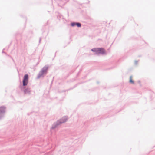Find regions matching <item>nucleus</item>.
<instances>
[{
  "label": "nucleus",
  "instance_id": "obj_4",
  "mask_svg": "<svg viewBox=\"0 0 155 155\" xmlns=\"http://www.w3.org/2000/svg\"><path fill=\"white\" fill-rule=\"evenodd\" d=\"M30 92V89L29 88H27L25 89L24 91V92L25 94H27L28 92Z\"/></svg>",
  "mask_w": 155,
  "mask_h": 155
},
{
  "label": "nucleus",
  "instance_id": "obj_5",
  "mask_svg": "<svg viewBox=\"0 0 155 155\" xmlns=\"http://www.w3.org/2000/svg\"><path fill=\"white\" fill-rule=\"evenodd\" d=\"M130 82L134 84V82L132 80V76H130Z\"/></svg>",
  "mask_w": 155,
  "mask_h": 155
},
{
  "label": "nucleus",
  "instance_id": "obj_2",
  "mask_svg": "<svg viewBox=\"0 0 155 155\" xmlns=\"http://www.w3.org/2000/svg\"><path fill=\"white\" fill-rule=\"evenodd\" d=\"M28 74L25 75L24 77L23 81V84L24 86H26L28 84Z\"/></svg>",
  "mask_w": 155,
  "mask_h": 155
},
{
  "label": "nucleus",
  "instance_id": "obj_8",
  "mask_svg": "<svg viewBox=\"0 0 155 155\" xmlns=\"http://www.w3.org/2000/svg\"><path fill=\"white\" fill-rule=\"evenodd\" d=\"M71 25L72 26H74L75 25H76V23H71Z\"/></svg>",
  "mask_w": 155,
  "mask_h": 155
},
{
  "label": "nucleus",
  "instance_id": "obj_1",
  "mask_svg": "<svg viewBox=\"0 0 155 155\" xmlns=\"http://www.w3.org/2000/svg\"><path fill=\"white\" fill-rule=\"evenodd\" d=\"M91 51L93 52H95L96 54H104L105 53V50L101 48H94L92 49Z\"/></svg>",
  "mask_w": 155,
  "mask_h": 155
},
{
  "label": "nucleus",
  "instance_id": "obj_6",
  "mask_svg": "<svg viewBox=\"0 0 155 155\" xmlns=\"http://www.w3.org/2000/svg\"><path fill=\"white\" fill-rule=\"evenodd\" d=\"M67 119L66 118V119H62L61 120V121L60 122V123H64L67 120Z\"/></svg>",
  "mask_w": 155,
  "mask_h": 155
},
{
  "label": "nucleus",
  "instance_id": "obj_7",
  "mask_svg": "<svg viewBox=\"0 0 155 155\" xmlns=\"http://www.w3.org/2000/svg\"><path fill=\"white\" fill-rule=\"evenodd\" d=\"M76 25L78 27H80L81 26V24L79 23H76Z\"/></svg>",
  "mask_w": 155,
  "mask_h": 155
},
{
  "label": "nucleus",
  "instance_id": "obj_9",
  "mask_svg": "<svg viewBox=\"0 0 155 155\" xmlns=\"http://www.w3.org/2000/svg\"><path fill=\"white\" fill-rule=\"evenodd\" d=\"M2 107H1L0 108V109H1L2 108Z\"/></svg>",
  "mask_w": 155,
  "mask_h": 155
},
{
  "label": "nucleus",
  "instance_id": "obj_3",
  "mask_svg": "<svg viewBox=\"0 0 155 155\" xmlns=\"http://www.w3.org/2000/svg\"><path fill=\"white\" fill-rule=\"evenodd\" d=\"M48 68V67H45L43 68L41 71V75L44 74L46 73L47 71Z\"/></svg>",
  "mask_w": 155,
  "mask_h": 155
}]
</instances>
